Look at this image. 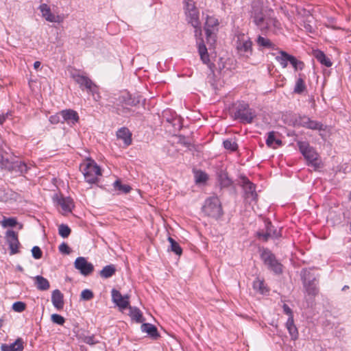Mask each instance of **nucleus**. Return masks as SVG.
<instances>
[{
    "label": "nucleus",
    "mask_w": 351,
    "mask_h": 351,
    "mask_svg": "<svg viewBox=\"0 0 351 351\" xmlns=\"http://www.w3.org/2000/svg\"><path fill=\"white\" fill-rule=\"evenodd\" d=\"M217 45H198V52L202 62L208 65L212 72L215 67V64L218 65L220 71L228 69L226 66V60L223 57L217 56Z\"/></svg>",
    "instance_id": "nucleus-1"
},
{
    "label": "nucleus",
    "mask_w": 351,
    "mask_h": 351,
    "mask_svg": "<svg viewBox=\"0 0 351 351\" xmlns=\"http://www.w3.org/2000/svg\"><path fill=\"white\" fill-rule=\"evenodd\" d=\"M219 26V22L217 18L213 16H207L204 27L205 40L198 34L196 38V44H215Z\"/></svg>",
    "instance_id": "nucleus-2"
},
{
    "label": "nucleus",
    "mask_w": 351,
    "mask_h": 351,
    "mask_svg": "<svg viewBox=\"0 0 351 351\" xmlns=\"http://www.w3.org/2000/svg\"><path fill=\"white\" fill-rule=\"evenodd\" d=\"M184 12L188 23L195 29V36H202L201 23L199 19V10L195 5L193 0H184Z\"/></svg>",
    "instance_id": "nucleus-3"
},
{
    "label": "nucleus",
    "mask_w": 351,
    "mask_h": 351,
    "mask_svg": "<svg viewBox=\"0 0 351 351\" xmlns=\"http://www.w3.org/2000/svg\"><path fill=\"white\" fill-rule=\"evenodd\" d=\"M202 211L210 217L219 218L223 215V210L219 198L210 197L206 199L202 207Z\"/></svg>",
    "instance_id": "nucleus-4"
},
{
    "label": "nucleus",
    "mask_w": 351,
    "mask_h": 351,
    "mask_svg": "<svg viewBox=\"0 0 351 351\" xmlns=\"http://www.w3.org/2000/svg\"><path fill=\"white\" fill-rule=\"evenodd\" d=\"M82 171L85 180L90 184L95 183L98 180L97 177L101 174L99 167L92 160H88L83 165Z\"/></svg>",
    "instance_id": "nucleus-5"
},
{
    "label": "nucleus",
    "mask_w": 351,
    "mask_h": 351,
    "mask_svg": "<svg viewBox=\"0 0 351 351\" xmlns=\"http://www.w3.org/2000/svg\"><path fill=\"white\" fill-rule=\"evenodd\" d=\"M261 258L269 269L277 274L282 273V265L270 250L264 249L261 254Z\"/></svg>",
    "instance_id": "nucleus-6"
},
{
    "label": "nucleus",
    "mask_w": 351,
    "mask_h": 351,
    "mask_svg": "<svg viewBox=\"0 0 351 351\" xmlns=\"http://www.w3.org/2000/svg\"><path fill=\"white\" fill-rule=\"evenodd\" d=\"M234 117L236 119H240L241 122L251 123L256 117V113L247 104L243 102L239 105L234 112Z\"/></svg>",
    "instance_id": "nucleus-7"
},
{
    "label": "nucleus",
    "mask_w": 351,
    "mask_h": 351,
    "mask_svg": "<svg viewBox=\"0 0 351 351\" xmlns=\"http://www.w3.org/2000/svg\"><path fill=\"white\" fill-rule=\"evenodd\" d=\"M38 10L42 16L48 22L61 23L64 20V14H54L51 12L50 7L47 3H41L38 7Z\"/></svg>",
    "instance_id": "nucleus-8"
},
{
    "label": "nucleus",
    "mask_w": 351,
    "mask_h": 351,
    "mask_svg": "<svg viewBox=\"0 0 351 351\" xmlns=\"http://www.w3.org/2000/svg\"><path fill=\"white\" fill-rule=\"evenodd\" d=\"M112 301L121 311L128 308L130 305L129 295H122L119 291L112 289L111 291Z\"/></svg>",
    "instance_id": "nucleus-9"
},
{
    "label": "nucleus",
    "mask_w": 351,
    "mask_h": 351,
    "mask_svg": "<svg viewBox=\"0 0 351 351\" xmlns=\"http://www.w3.org/2000/svg\"><path fill=\"white\" fill-rule=\"evenodd\" d=\"M74 267L84 276H89L94 270L93 265L88 262L86 258L83 256H79L75 259Z\"/></svg>",
    "instance_id": "nucleus-10"
},
{
    "label": "nucleus",
    "mask_w": 351,
    "mask_h": 351,
    "mask_svg": "<svg viewBox=\"0 0 351 351\" xmlns=\"http://www.w3.org/2000/svg\"><path fill=\"white\" fill-rule=\"evenodd\" d=\"M71 77L79 84L82 90H91L94 88V82L87 76L81 75L79 72L75 71L71 73Z\"/></svg>",
    "instance_id": "nucleus-11"
},
{
    "label": "nucleus",
    "mask_w": 351,
    "mask_h": 351,
    "mask_svg": "<svg viewBox=\"0 0 351 351\" xmlns=\"http://www.w3.org/2000/svg\"><path fill=\"white\" fill-rule=\"evenodd\" d=\"M6 241L9 245L10 254L14 255L19 252V248L20 243L18 239L17 234L13 230L6 232Z\"/></svg>",
    "instance_id": "nucleus-12"
},
{
    "label": "nucleus",
    "mask_w": 351,
    "mask_h": 351,
    "mask_svg": "<svg viewBox=\"0 0 351 351\" xmlns=\"http://www.w3.org/2000/svg\"><path fill=\"white\" fill-rule=\"evenodd\" d=\"M308 129L317 131L319 135L324 141L326 140L327 136L330 132V129L327 125H324L322 123L317 121L310 120L309 119Z\"/></svg>",
    "instance_id": "nucleus-13"
},
{
    "label": "nucleus",
    "mask_w": 351,
    "mask_h": 351,
    "mask_svg": "<svg viewBox=\"0 0 351 351\" xmlns=\"http://www.w3.org/2000/svg\"><path fill=\"white\" fill-rule=\"evenodd\" d=\"M308 168L311 167L315 171H319L323 167V162L319 154L313 149L308 147Z\"/></svg>",
    "instance_id": "nucleus-14"
},
{
    "label": "nucleus",
    "mask_w": 351,
    "mask_h": 351,
    "mask_svg": "<svg viewBox=\"0 0 351 351\" xmlns=\"http://www.w3.org/2000/svg\"><path fill=\"white\" fill-rule=\"evenodd\" d=\"M60 115L62 118V123L65 122L69 125H74L79 121L77 112L71 109L60 111Z\"/></svg>",
    "instance_id": "nucleus-15"
},
{
    "label": "nucleus",
    "mask_w": 351,
    "mask_h": 351,
    "mask_svg": "<svg viewBox=\"0 0 351 351\" xmlns=\"http://www.w3.org/2000/svg\"><path fill=\"white\" fill-rule=\"evenodd\" d=\"M242 184L247 197H251L252 200H256L257 197L256 186L246 178H243Z\"/></svg>",
    "instance_id": "nucleus-16"
},
{
    "label": "nucleus",
    "mask_w": 351,
    "mask_h": 351,
    "mask_svg": "<svg viewBox=\"0 0 351 351\" xmlns=\"http://www.w3.org/2000/svg\"><path fill=\"white\" fill-rule=\"evenodd\" d=\"M24 348L23 341L18 338L14 342L10 344H2L1 346V351H23Z\"/></svg>",
    "instance_id": "nucleus-17"
},
{
    "label": "nucleus",
    "mask_w": 351,
    "mask_h": 351,
    "mask_svg": "<svg viewBox=\"0 0 351 351\" xmlns=\"http://www.w3.org/2000/svg\"><path fill=\"white\" fill-rule=\"evenodd\" d=\"M117 136L123 141L125 146H129L132 143V133L127 128H121L117 132Z\"/></svg>",
    "instance_id": "nucleus-18"
},
{
    "label": "nucleus",
    "mask_w": 351,
    "mask_h": 351,
    "mask_svg": "<svg viewBox=\"0 0 351 351\" xmlns=\"http://www.w3.org/2000/svg\"><path fill=\"white\" fill-rule=\"evenodd\" d=\"M63 294L58 289L53 291L51 294V302L57 310H60L64 306Z\"/></svg>",
    "instance_id": "nucleus-19"
},
{
    "label": "nucleus",
    "mask_w": 351,
    "mask_h": 351,
    "mask_svg": "<svg viewBox=\"0 0 351 351\" xmlns=\"http://www.w3.org/2000/svg\"><path fill=\"white\" fill-rule=\"evenodd\" d=\"M29 168V166L25 162L16 160L13 161L12 169H10V171L20 175H23L27 172Z\"/></svg>",
    "instance_id": "nucleus-20"
},
{
    "label": "nucleus",
    "mask_w": 351,
    "mask_h": 351,
    "mask_svg": "<svg viewBox=\"0 0 351 351\" xmlns=\"http://www.w3.org/2000/svg\"><path fill=\"white\" fill-rule=\"evenodd\" d=\"M119 101L123 106H134L139 103V100L132 97L131 95L124 93L119 97Z\"/></svg>",
    "instance_id": "nucleus-21"
},
{
    "label": "nucleus",
    "mask_w": 351,
    "mask_h": 351,
    "mask_svg": "<svg viewBox=\"0 0 351 351\" xmlns=\"http://www.w3.org/2000/svg\"><path fill=\"white\" fill-rule=\"evenodd\" d=\"M36 287L39 291H47L50 287L49 280L42 276L38 275L33 278Z\"/></svg>",
    "instance_id": "nucleus-22"
},
{
    "label": "nucleus",
    "mask_w": 351,
    "mask_h": 351,
    "mask_svg": "<svg viewBox=\"0 0 351 351\" xmlns=\"http://www.w3.org/2000/svg\"><path fill=\"white\" fill-rule=\"evenodd\" d=\"M313 54L317 60L322 65L326 67H330L332 66V63L331 60L323 51L320 50H314Z\"/></svg>",
    "instance_id": "nucleus-23"
},
{
    "label": "nucleus",
    "mask_w": 351,
    "mask_h": 351,
    "mask_svg": "<svg viewBox=\"0 0 351 351\" xmlns=\"http://www.w3.org/2000/svg\"><path fill=\"white\" fill-rule=\"evenodd\" d=\"M266 232L261 233L258 232V237H263L264 241H267L269 238H277L279 236V232L276 230H273L274 227L270 222L267 223L266 225Z\"/></svg>",
    "instance_id": "nucleus-24"
},
{
    "label": "nucleus",
    "mask_w": 351,
    "mask_h": 351,
    "mask_svg": "<svg viewBox=\"0 0 351 351\" xmlns=\"http://www.w3.org/2000/svg\"><path fill=\"white\" fill-rule=\"evenodd\" d=\"M58 203L64 213L71 212L73 208V202L70 197H61L58 200Z\"/></svg>",
    "instance_id": "nucleus-25"
},
{
    "label": "nucleus",
    "mask_w": 351,
    "mask_h": 351,
    "mask_svg": "<svg viewBox=\"0 0 351 351\" xmlns=\"http://www.w3.org/2000/svg\"><path fill=\"white\" fill-rule=\"evenodd\" d=\"M141 328L142 332L147 333L154 339H156L159 337L156 327L152 324L144 323L141 325Z\"/></svg>",
    "instance_id": "nucleus-26"
},
{
    "label": "nucleus",
    "mask_w": 351,
    "mask_h": 351,
    "mask_svg": "<svg viewBox=\"0 0 351 351\" xmlns=\"http://www.w3.org/2000/svg\"><path fill=\"white\" fill-rule=\"evenodd\" d=\"M266 145L269 147L276 149L282 145V141L280 139H276L275 138V132L274 131H271L267 134Z\"/></svg>",
    "instance_id": "nucleus-27"
},
{
    "label": "nucleus",
    "mask_w": 351,
    "mask_h": 351,
    "mask_svg": "<svg viewBox=\"0 0 351 351\" xmlns=\"http://www.w3.org/2000/svg\"><path fill=\"white\" fill-rule=\"evenodd\" d=\"M130 316L132 320H134L137 323H141L143 321V315L138 308L134 306H130Z\"/></svg>",
    "instance_id": "nucleus-28"
},
{
    "label": "nucleus",
    "mask_w": 351,
    "mask_h": 351,
    "mask_svg": "<svg viewBox=\"0 0 351 351\" xmlns=\"http://www.w3.org/2000/svg\"><path fill=\"white\" fill-rule=\"evenodd\" d=\"M253 289L261 294H265L268 292V289L265 285L264 280L256 278L252 284Z\"/></svg>",
    "instance_id": "nucleus-29"
},
{
    "label": "nucleus",
    "mask_w": 351,
    "mask_h": 351,
    "mask_svg": "<svg viewBox=\"0 0 351 351\" xmlns=\"http://www.w3.org/2000/svg\"><path fill=\"white\" fill-rule=\"evenodd\" d=\"M116 271V268L113 265H108L103 267L100 271V276L103 278H108L112 277Z\"/></svg>",
    "instance_id": "nucleus-30"
},
{
    "label": "nucleus",
    "mask_w": 351,
    "mask_h": 351,
    "mask_svg": "<svg viewBox=\"0 0 351 351\" xmlns=\"http://www.w3.org/2000/svg\"><path fill=\"white\" fill-rule=\"evenodd\" d=\"M265 29H271L276 31L281 29L280 23L275 18L268 17L265 22Z\"/></svg>",
    "instance_id": "nucleus-31"
},
{
    "label": "nucleus",
    "mask_w": 351,
    "mask_h": 351,
    "mask_svg": "<svg viewBox=\"0 0 351 351\" xmlns=\"http://www.w3.org/2000/svg\"><path fill=\"white\" fill-rule=\"evenodd\" d=\"M286 327L292 339H295L298 337V330L293 324V318L289 317L286 322Z\"/></svg>",
    "instance_id": "nucleus-32"
},
{
    "label": "nucleus",
    "mask_w": 351,
    "mask_h": 351,
    "mask_svg": "<svg viewBox=\"0 0 351 351\" xmlns=\"http://www.w3.org/2000/svg\"><path fill=\"white\" fill-rule=\"evenodd\" d=\"M291 56V55H289L287 52L282 51H280V55L276 56V58L277 61L280 64V65L283 68H285L287 66V65L289 62Z\"/></svg>",
    "instance_id": "nucleus-33"
},
{
    "label": "nucleus",
    "mask_w": 351,
    "mask_h": 351,
    "mask_svg": "<svg viewBox=\"0 0 351 351\" xmlns=\"http://www.w3.org/2000/svg\"><path fill=\"white\" fill-rule=\"evenodd\" d=\"M315 281H317V277L313 276L311 280L310 273L308 272V295L312 294L316 295L318 293L319 290L316 287Z\"/></svg>",
    "instance_id": "nucleus-34"
},
{
    "label": "nucleus",
    "mask_w": 351,
    "mask_h": 351,
    "mask_svg": "<svg viewBox=\"0 0 351 351\" xmlns=\"http://www.w3.org/2000/svg\"><path fill=\"white\" fill-rule=\"evenodd\" d=\"M266 21L267 18H265L261 12L255 14L254 16V22L261 29H265Z\"/></svg>",
    "instance_id": "nucleus-35"
},
{
    "label": "nucleus",
    "mask_w": 351,
    "mask_h": 351,
    "mask_svg": "<svg viewBox=\"0 0 351 351\" xmlns=\"http://www.w3.org/2000/svg\"><path fill=\"white\" fill-rule=\"evenodd\" d=\"M168 241L170 243L171 251L174 252L176 255H181L182 253V250L178 243H177L173 238L170 237L168 238Z\"/></svg>",
    "instance_id": "nucleus-36"
},
{
    "label": "nucleus",
    "mask_w": 351,
    "mask_h": 351,
    "mask_svg": "<svg viewBox=\"0 0 351 351\" xmlns=\"http://www.w3.org/2000/svg\"><path fill=\"white\" fill-rule=\"evenodd\" d=\"M223 147L226 149L234 152L238 148V145L234 138H228L223 142Z\"/></svg>",
    "instance_id": "nucleus-37"
},
{
    "label": "nucleus",
    "mask_w": 351,
    "mask_h": 351,
    "mask_svg": "<svg viewBox=\"0 0 351 351\" xmlns=\"http://www.w3.org/2000/svg\"><path fill=\"white\" fill-rule=\"evenodd\" d=\"M114 188L123 193H128L130 191L131 187L127 184H122L121 181L117 180L113 184Z\"/></svg>",
    "instance_id": "nucleus-38"
},
{
    "label": "nucleus",
    "mask_w": 351,
    "mask_h": 351,
    "mask_svg": "<svg viewBox=\"0 0 351 351\" xmlns=\"http://www.w3.org/2000/svg\"><path fill=\"white\" fill-rule=\"evenodd\" d=\"M289 64L293 67L295 71L302 70L304 66V64L302 62L298 60L293 56H291Z\"/></svg>",
    "instance_id": "nucleus-39"
},
{
    "label": "nucleus",
    "mask_w": 351,
    "mask_h": 351,
    "mask_svg": "<svg viewBox=\"0 0 351 351\" xmlns=\"http://www.w3.org/2000/svg\"><path fill=\"white\" fill-rule=\"evenodd\" d=\"M58 233L62 238H67L71 234V229L67 225L60 224L58 226Z\"/></svg>",
    "instance_id": "nucleus-40"
},
{
    "label": "nucleus",
    "mask_w": 351,
    "mask_h": 351,
    "mask_svg": "<svg viewBox=\"0 0 351 351\" xmlns=\"http://www.w3.org/2000/svg\"><path fill=\"white\" fill-rule=\"evenodd\" d=\"M13 164V161H11L8 158H5L3 155H0V165L2 168L6 169L8 171L12 169V165Z\"/></svg>",
    "instance_id": "nucleus-41"
},
{
    "label": "nucleus",
    "mask_w": 351,
    "mask_h": 351,
    "mask_svg": "<svg viewBox=\"0 0 351 351\" xmlns=\"http://www.w3.org/2000/svg\"><path fill=\"white\" fill-rule=\"evenodd\" d=\"M195 179L196 183H203L208 179L207 174L202 171L195 172Z\"/></svg>",
    "instance_id": "nucleus-42"
},
{
    "label": "nucleus",
    "mask_w": 351,
    "mask_h": 351,
    "mask_svg": "<svg viewBox=\"0 0 351 351\" xmlns=\"http://www.w3.org/2000/svg\"><path fill=\"white\" fill-rule=\"evenodd\" d=\"M237 44H252L248 36L245 34H239L237 36Z\"/></svg>",
    "instance_id": "nucleus-43"
},
{
    "label": "nucleus",
    "mask_w": 351,
    "mask_h": 351,
    "mask_svg": "<svg viewBox=\"0 0 351 351\" xmlns=\"http://www.w3.org/2000/svg\"><path fill=\"white\" fill-rule=\"evenodd\" d=\"M305 88L304 82L302 79L299 78L295 83V88H294V93H301L303 92V90Z\"/></svg>",
    "instance_id": "nucleus-44"
},
{
    "label": "nucleus",
    "mask_w": 351,
    "mask_h": 351,
    "mask_svg": "<svg viewBox=\"0 0 351 351\" xmlns=\"http://www.w3.org/2000/svg\"><path fill=\"white\" fill-rule=\"evenodd\" d=\"M17 224V221L14 217L5 218L2 221L3 227H14Z\"/></svg>",
    "instance_id": "nucleus-45"
},
{
    "label": "nucleus",
    "mask_w": 351,
    "mask_h": 351,
    "mask_svg": "<svg viewBox=\"0 0 351 351\" xmlns=\"http://www.w3.org/2000/svg\"><path fill=\"white\" fill-rule=\"evenodd\" d=\"M94 88L91 90H86L88 93H90L93 96V98L95 101H99L101 98L100 95L99 93V89L97 86L94 83Z\"/></svg>",
    "instance_id": "nucleus-46"
},
{
    "label": "nucleus",
    "mask_w": 351,
    "mask_h": 351,
    "mask_svg": "<svg viewBox=\"0 0 351 351\" xmlns=\"http://www.w3.org/2000/svg\"><path fill=\"white\" fill-rule=\"evenodd\" d=\"M94 295L91 290L84 289L81 292V298L84 300H90L93 298Z\"/></svg>",
    "instance_id": "nucleus-47"
},
{
    "label": "nucleus",
    "mask_w": 351,
    "mask_h": 351,
    "mask_svg": "<svg viewBox=\"0 0 351 351\" xmlns=\"http://www.w3.org/2000/svg\"><path fill=\"white\" fill-rule=\"evenodd\" d=\"M51 321L55 323V324H57L58 325H63L64 322H65V319L64 318L60 315H58V314H53L51 315Z\"/></svg>",
    "instance_id": "nucleus-48"
},
{
    "label": "nucleus",
    "mask_w": 351,
    "mask_h": 351,
    "mask_svg": "<svg viewBox=\"0 0 351 351\" xmlns=\"http://www.w3.org/2000/svg\"><path fill=\"white\" fill-rule=\"evenodd\" d=\"M12 308L14 311L21 313L25 308V304L23 302H16L12 305Z\"/></svg>",
    "instance_id": "nucleus-49"
},
{
    "label": "nucleus",
    "mask_w": 351,
    "mask_h": 351,
    "mask_svg": "<svg viewBox=\"0 0 351 351\" xmlns=\"http://www.w3.org/2000/svg\"><path fill=\"white\" fill-rule=\"evenodd\" d=\"M32 256L35 259H40L42 257L43 252L38 246H34L32 249Z\"/></svg>",
    "instance_id": "nucleus-50"
},
{
    "label": "nucleus",
    "mask_w": 351,
    "mask_h": 351,
    "mask_svg": "<svg viewBox=\"0 0 351 351\" xmlns=\"http://www.w3.org/2000/svg\"><path fill=\"white\" fill-rule=\"evenodd\" d=\"M299 149L303 155L304 158L307 160V144L304 142H298Z\"/></svg>",
    "instance_id": "nucleus-51"
},
{
    "label": "nucleus",
    "mask_w": 351,
    "mask_h": 351,
    "mask_svg": "<svg viewBox=\"0 0 351 351\" xmlns=\"http://www.w3.org/2000/svg\"><path fill=\"white\" fill-rule=\"evenodd\" d=\"M58 250L61 253L64 254H69L71 252L69 245L64 242L62 243L59 245Z\"/></svg>",
    "instance_id": "nucleus-52"
},
{
    "label": "nucleus",
    "mask_w": 351,
    "mask_h": 351,
    "mask_svg": "<svg viewBox=\"0 0 351 351\" xmlns=\"http://www.w3.org/2000/svg\"><path fill=\"white\" fill-rule=\"evenodd\" d=\"M84 342L89 345H95L98 343V341L94 336H86L84 338Z\"/></svg>",
    "instance_id": "nucleus-53"
},
{
    "label": "nucleus",
    "mask_w": 351,
    "mask_h": 351,
    "mask_svg": "<svg viewBox=\"0 0 351 351\" xmlns=\"http://www.w3.org/2000/svg\"><path fill=\"white\" fill-rule=\"evenodd\" d=\"M60 113L58 114H56V115H52L49 117V121L52 123V124H56V123H58L59 122H62V121L60 120Z\"/></svg>",
    "instance_id": "nucleus-54"
},
{
    "label": "nucleus",
    "mask_w": 351,
    "mask_h": 351,
    "mask_svg": "<svg viewBox=\"0 0 351 351\" xmlns=\"http://www.w3.org/2000/svg\"><path fill=\"white\" fill-rule=\"evenodd\" d=\"M8 198V193L4 189H0V202H6Z\"/></svg>",
    "instance_id": "nucleus-55"
},
{
    "label": "nucleus",
    "mask_w": 351,
    "mask_h": 351,
    "mask_svg": "<svg viewBox=\"0 0 351 351\" xmlns=\"http://www.w3.org/2000/svg\"><path fill=\"white\" fill-rule=\"evenodd\" d=\"M282 308H283L284 313L285 314H287L289 316V317L293 318V312H292L291 309L290 308V307L287 304H284L282 306Z\"/></svg>",
    "instance_id": "nucleus-56"
},
{
    "label": "nucleus",
    "mask_w": 351,
    "mask_h": 351,
    "mask_svg": "<svg viewBox=\"0 0 351 351\" xmlns=\"http://www.w3.org/2000/svg\"><path fill=\"white\" fill-rule=\"evenodd\" d=\"M256 43L258 45L261 44H271V42L266 38H264L261 36H258L256 39Z\"/></svg>",
    "instance_id": "nucleus-57"
},
{
    "label": "nucleus",
    "mask_w": 351,
    "mask_h": 351,
    "mask_svg": "<svg viewBox=\"0 0 351 351\" xmlns=\"http://www.w3.org/2000/svg\"><path fill=\"white\" fill-rule=\"evenodd\" d=\"M251 47H252V45H237V49H238V51H241L243 49L245 51H247L251 49Z\"/></svg>",
    "instance_id": "nucleus-58"
},
{
    "label": "nucleus",
    "mask_w": 351,
    "mask_h": 351,
    "mask_svg": "<svg viewBox=\"0 0 351 351\" xmlns=\"http://www.w3.org/2000/svg\"><path fill=\"white\" fill-rule=\"evenodd\" d=\"M221 184L224 186H228L231 184V180L226 176V178L221 180Z\"/></svg>",
    "instance_id": "nucleus-59"
},
{
    "label": "nucleus",
    "mask_w": 351,
    "mask_h": 351,
    "mask_svg": "<svg viewBox=\"0 0 351 351\" xmlns=\"http://www.w3.org/2000/svg\"><path fill=\"white\" fill-rule=\"evenodd\" d=\"M8 112L5 113V114H0V125H3L4 123V122L5 121L8 116Z\"/></svg>",
    "instance_id": "nucleus-60"
},
{
    "label": "nucleus",
    "mask_w": 351,
    "mask_h": 351,
    "mask_svg": "<svg viewBox=\"0 0 351 351\" xmlns=\"http://www.w3.org/2000/svg\"><path fill=\"white\" fill-rule=\"evenodd\" d=\"M308 14H310V15L312 16V19H313V20H315V21H317V19H316V17H315V16H313V13H314V12H315V11L314 10V9H313V10H310L308 9Z\"/></svg>",
    "instance_id": "nucleus-61"
},
{
    "label": "nucleus",
    "mask_w": 351,
    "mask_h": 351,
    "mask_svg": "<svg viewBox=\"0 0 351 351\" xmlns=\"http://www.w3.org/2000/svg\"><path fill=\"white\" fill-rule=\"evenodd\" d=\"M308 32L311 33V32H313L312 25H311V23H313V21L308 19Z\"/></svg>",
    "instance_id": "nucleus-62"
},
{
    "label": "nucleus",
    "mask_w": 351,
    "mask_h": 351,
    "mask_svg": "<svg viewBox=\"0 0 351 351\" xmlns=\"http://www.w3.org/2000/svg\"><path fill=\"white\" fill-rule=\"evenodd\" d=\"M40 66V62L39 61H36L34 63V67L35 69H38Z\"/></svg>",
    "instance_id": "nucleus-63"
},
{
    "label": "nucleus",
    "mask_w": 351,
    "mask_h": 351,
    "mask_svg": "<svg viewBox=\"0 0 351 351\" xmlns=\"http://www.w3.org/2000/svg\"><path fill=\"white\" fill-rule=\"evenodd\" d=\"M16 269L19 271H23V267L21 266V265H17L16 266Z\"/></svg>",
    "instance_id": "nucleus-64"
}]
</instances>
